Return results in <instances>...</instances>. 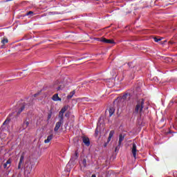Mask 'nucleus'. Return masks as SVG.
Instances as JSON below:
<instances>
[{
	"mask_svg": "<svg viewBox=\"0 0 177 177\" xmlns=\"http://www.w3.org/2000/svg\"><path fill=\"white\" fill-rule=\"evenodd\" d=\"M143 104H145V101L143 100H140L136 106V111L137 113H142L143 110Z\"/></svg>",
	"mask_w": 177,
	"mask_h": 177,
	"instance_id": "1",
	"label": "nucleus"
},
{
	"mask_svg": "<svg viewBox=\"0 0 177 177\" xmlns=\"http://www.w3.org/2000/svg\"><path fill=\"white\" fill-rule=\"evenodd\" d=\"M21 168H24V169H26V165H24V156L23 155L21 156L18 165V169H21Z\"/></svg>",
	"mask_w": 177,
	"mask_h": 177,
	"instance_id": "2",
	"label": "nucleus"
},
{
	"mask_svg": "<svg viewBox=\"0 0 177 177\" xmlns=\"http://www.w3.org/2000/svg\"><path fill=\"white\" fill-rule=\"evenodd\" d=\"M12 164V159H8L6 162L3 164V168L5 169H9L10 168V165Z\"/></svg>",
	"mask_w": 177,
	"mask_h": 177,
	"instance_id": "3",
	"label": "nucleus"
},
{
	"mask_svg": "<svg viewBox=\"0 0 177 177\" xmlns=\"http://www.w3.org/2000/svg\"><path fill=\"white\" fill-rule=\"evenodd\" d=\"M137 147H136V144L133 143V146L131 148V151H132V154L134 157V158H136V152L138 151Z\"/></svg>",
	"mask_w": 177,
	"mask_h": 177,
	"instance_id": "4",
	"label": "nucleus"
},
{
	"mask_svg": "<svg viewBox=\"0 0 177 177\" xmlns=\"http://www.w3.org/2000/svg\"><path fill=\"white\" fill-rule=\"evenodd\" d=\"M52 100L54 102H62V98L59 97V94H55L52 97Z\"/></svg>",
	"mask_w": 177,
	"mask_h": 177,
	"instance_id": "5",
	"label": "nucleus"
},
{
	"mask_svg": "<svg viewBox=\"0 0 177 177\" xmlns=\"http://www.w3.org/2000/svg\"><path fill=\"white\" fill-rule=\"evenodd\" d=\"M62 124H63V122L62 121H59L58 122L56 123L55 124V127L54 128V131L55 132H57V131H59V129L60 128V127L62 126Z\"/></svg>",
	"mask_w": 177,
	"mask_h": 177,
	"instance_id": "6",
	"label": "nucleus"
},
{
	"mask_svg": "<svg viewBox=\"0 0 177 177\" xmlns=\"http://www.w3.org/2000/svg\"><path fill=\"white\" fill-rule=\"evenodd\" d=\"M83 142L86 146H89L91 145V142L89 141V138L87 137H83Z\"/></svg>",
	"mask_w": 177,
	"mask_h": 177,
	"instance_id": "7",
	"label": "nucleus"
},
{
	"mask_svg": "<svg viewBox=\"0 0 177 177\" xmlns=\"http://www.w3.org/2000/svg\"><path fill=\"white\" fill-rule=\"evenodd\" d=\"M102 42H104L105 44H114V41L111 39H101Z\"/></svg>",
	"mask_w": 177,
	"mask_h": 177,
	"instance_id": "8",
	"label": "nucleus"
},
{
	"mask_svg": "<svg viewBox=\"0 0 177 177\" xmlns=\"http://www.w3.org/2000/svg\"><path fill=\"white\" fill-rule=\"evenodd\" d=\"M114 131H111L110 133H109V138H108V140H107V143L110 142V141L111 140V138H113V136H114Z\"/></svg>",
	"mask_w": 177,
	"mask_h": 177,
	"instance_id": "9",
	"label": "nucleus"
},
{
	"mask_svg": "<svg viewBox=\"0 0 177 177\" xmlns=\"http://www.w3.org/2000/svg\"><path fill=\"white\" fill-rule=\"evenodd\" d=\"M28 125H30V122L27 120H25L22 124L23 129H26V128L28 127Z\"/></svg>",
	"mask_w": 177,
	"mask_h": 177,
	"instance_id": "10",
	"label": "nucleus"
},
{
	"mask_svg": "<svg viewBox=\"0 0 177 177\" xmlns=\"http://www.w3.org/2000/svg\"><path fill=\"white\" fill-rule=\"evenodd\" d=\"M53 139V135H50L47 137V138L44 140V143H49L50 140Z\"/></svg>",
	"mask_w": 177,
	"mask_h": 177,
	"instance_id": "11",
	"label": "nucleus"
},
{
	"mask_svg": "<svg viewBox=\"0 0 177 177\" xmlns=\"http://www.w3.org/2000/svg\"><path fill=\"white\" fill-rule=\"evenodd\" d=\"M68 109V106H64L61 111H59V113H62V114H64V113H66V111H67V110Z\"/></svg>",
	"mask_w": 177,
	"mask_h": 177,
	"instance_id": "12",
	"label": "nucleus"
},
{
	"mask_svg": "<svg viewBox=\"0 0 177 177\" xmlns=\"http://www.w3.org/2000/svg\"><path fill=\"white\" fill-rule=\"evenodd\" d=\"M109 116L111 117V115H113V114H114V113L115 112V109L111 107L109 109Z\"/></svg>",
	"mask_w": 177,
	"mask_h": 177,
	"instance_id": "13",
	"label": "nucleus"
},
{
	"mask_svg": "<svg viewBox=\"0 0 177 177\" xmlns=\"http://www.w3.org/2000/svg\"><path fill=\"white\" fill-rule=\"evenodd\" d=\"M59 121H61V122H63V120L64 118V113H62L61 112H59Z\"/></svg>",
	"mask_w": 177,
	"mask_h": 177,
	"instance_id": "14",
	"label": "nucleus"
},
{
	"mask_svg": "<svg viewBox=\"0 0 177 177\" xmlns=\"http://www.w3.org/2000/svg\"><path fill=\"white\" fill-rule=\"evenodd\" d=\"M125 138V136L122 134H120L119 136V145H121L122 142L124 140Z\"/></svg>",
	"mask_w": 177,
	"mask_h": 177,
	"instance_id": "15",
	"label": "nucleus"
},
{
	"mask_svg": "<svg viewBox=\"0 0 177 177\" xmlns=\"http://www.w3.org/2000/svg\"><path fill=\"white\" fill-rule=\"evenodd\" d=\"M9 122H10V118H9V116H8L7 118V119L3 123V125H8V124H9Z\"/></svg>",
	"mask_w": 177,
	"mask_h": 177,
	"instance_id": "16",
	"label": "nucleus"
},
{
	"mask_svg": "<svg viewBox=\"0 0 177 177\" xmlns=\"http://www.w3.org/2000/svg\"><path fill=\"white\" fill-rule=\"evenodd\" d=\"M75 93V92L72 91V92L70 93V95H68L67 96V99H71V97H73V96H74Z\"/></svg>",
	"mask_w": 177,
	"mask_h": 177,
	"instance_id": "17",
	"label": "nucleus"
},
{
	"mask_svg": "<svg viewBox=\"0 0 177 177\" xmlns=\"http://www.w3.org/2000/svg\"><path fill=\"white\" fill-rule=\"evenodd\" d=\"M161 39H162V38H157V37L153 38V41H155V42H160V41H161Z\"/></svg>",
	"mask_w": 177,
	"mask_h": 177,
	"instance_id": "18",
	"label": "nucleus"
},
{
	"mask_svg": "<svg viewBox=\"0 0 177 177\" xmlns=\"http://www.w3.org/2000/svg\"><path fill=\"white\" fill-rule=\"evenodd\" d=\"M8 39H3V40H1V44H3V45H5V44H8Z\"/></svg>",
	"mask_w": 177,
	"mask_h": 177,
	"instance_id": "19",
	"label": "nucleus"
},
{
	"mask_svg": "<svg viewBox=\"0 0 177 177\" xmlns=\"http://www.w3.org/2000/svg\"><path fill=\"white\" fill-rule=\"evenodd\" d=\"M83 167H86V159H84L82 161Z\"/></svg>",
	"mask_w": 177,
	"mask_h": 177,
	"instance_id": "20",
	"label": "nucleus"
},
{
	"mask_svg": "<svg viewBox=\"0 0 177 177\" xmlns=\"http://www.w3.org/2000/svg\"><path fill=\"white\" fill-rule=\"evenodd\" d=\"M30 15H34V12H32V11H29V12L26 15V16H30Z\"/></svg>",
	"mask_w": 177,
	"mask_h": 177,
	"instance_id": "21",
	"label": "nucleus"
},
{
	"mask_svg": "<svg viewBox=\"0 0 177 177\" xmlns=\"http://www.w3.org/2000/svg\"><path fill=\"white\" fill-rule=\"evenodd\" d=\"M50 118H52V113H49L48 115V120H50Z\"/></svg>",
	"mask_w": 177,
	"mask_h": 177,
	"instance_id": "22",
	"label": "nucleus"
},
{
	"mask_svg": "<svg viewBox=\"0 0 177 177\" xmlns=\"http://www.w3.org/2000/svg\"><path fill=\"white\" fill-rule=\"evenodd\" d=\"M24 110V106H22V107L21 108L20 111L18 112V113H21V111H23Z\"/></svg>",
	"mask_w": 177,
	"mask_h": 177,
	"instance_id": "23",
	"label": "nucleus"
},
{
	"mask_svg": "<svg viewBox=\"0 0 177 177\" xmlns=\"http://www.w3.org/2000/svg\"><path fill=\"white\" fill-rule=\"evenodd\" d=\"M91 177H96V175L93 174V175L91 176Z\"/></svg>",
	"mask_w": 177,
	"mask_h": 177,
	"instance_id": "24",
	"label": "nucleus"
},
{
	"mask_svg": "<svg viewBox=\"0 0 177 177\" xmlns=\"http://www.w3.org/2000/svg\"><path fill=\"white\" fill-rule=\"evenodd\" d=\"M57 91H60V87H58Z\"/></svg>",
	"mask_w": 177,
	"mask_h": 177,
	"instance_id": "25",
	"label": "nucleus"
},
{
	"mask_svg": "<svg viewBox=\"0 0 177 177\" xmlns=\"http://www.w3.org/2000/svg\"><path fill=\"white\" fill-rule=\"evenodd\" d=\"M9 1H12V0H7V2H8Z\"/></svg>",
	"mask_w": 177,
	"mask_h": 177,
	"instance_id": "26",
	"label": "nucleus"
},
{
	"mask_svg": "<svg viewBox=\"0 0 177 177\" xmlns=\"http://www.w3.org/2000/svg\"><path fill=\"white\" fill-rule=\"evenodd\" d=\"M1 48H3V46H1Z\"/></svg>",
	"mask_w": 177,
	"mask_h": 177,
	"instance_id": "27",
	"label": "nucleus"
}]
</instances>
